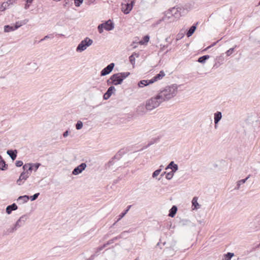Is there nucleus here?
Returning a JSON list of instances; mask_svg holds the SVG:
<instances>
[{
	"label": "nucleus",
	"instance_id": "52",
	"mask_svg": "<svg viewBox=\"0 0 260 260\" xmlns=\"http://www.w3.org/2000/svg\"><path fill=\"white\" fill-rule=\"evenodd\" d=\"M68 133H69V132L68 131H65L63 133V137H66L68 136Z\"/></svg>",
	"mask_w": 260,
	"mask_h": 260
},
{
	"label": "nucleus",
	"instance_id": "44",
	"mask_svg": "<svg viewBox=\"0 0 260 260\" xmlns=\"http://www.w3.org/2000/svg\"><path fill=\"white\" fill-rule=\"evenodd\" d=\"M15 165L17 167H20L23 165V162L21 160H17L15 162Z\"/></svg>",
	"mask_w": 260,
	"mask_h": 260
},
{
	"label": "nucleus",
	"instance_id": "2",
	"mask_svg": "<svg viewBox=\"0 0 260 260\" xmlns=\"http://www.w3.org/2000/svg\"><path fill=\"white\" fill-rule=\"evenodd\" d=\"M160 98L158 96V94H157L156 96L153 97L149 100L147 102V112L157 108L163 102Z\"/></svg>",
	"mask_w": 260,
	"mask_h": 260
},
{
	"label": "nucleus",
	"instance_id": "30",
	"mask_svg": "<svg viewBox=\"0 0 260 260\" xmlns=\"http://www.w3.org/2000/svg\"><path fill=\"white\" fill-rule=\"evenodd\" d=\"M192 206L194 207L196 209H198L199 206V204L198 203V198L196 197H194L192 200Z\"/></svg>",
	"mask_w": 260,
	"mask_h": 260
},
{
	"label": "nucleus",
	"instance_id": "47",
	"mask_svg": "<svg viewBox=\"0 0 260 260\" xmlns=\"http://www.w3.org/2000/svg\"><path fill=\"white\" fill-rule=\"evenodd\" d=\"M53 37L52 36V35H47V36H46L44 37V38L42 39L40 41H43L47 39H48V38H53Z\"/></svg>",
	"mask_w": 260,
	"mask_h": 260
},
{
	"label": "nucleus",
	"instance_id": "3",
	"mask_svg": "<svg viewBox=\"0 0 260 260\" xmlns=\"http://www.w3.org/2000/svg\"><path fill=\"white\" fill-rule=\"evenodd\" d=\"M93 41L89 38L86 37L83 40H82L78 45L76 48L77 52H81L84 51L86 48L92 45Z\"/></svg>",
	"mask_w": 260,
	"mask_h": 260
},
{
	"label": "nucleus",
	"instance_id": "15",
	"mask_svg": "<svg viewBox=\"0 0 260 260\" xmlns=\"http://www.w3.org/2000/svg\"><path fill=\"white\" fill-rule=\"evenodd\" d=\"M171 169L173 172H176L178 170V166L173 161H171L166 168V170Z\"/></svg>",
	"mask_w": 260,
	"mask_h": 260
},
{
	"label": "nucleus",
	"instance_id": "6",
	"mask_svg": "<svg viewBox=\"0 0 260 260\" xmlns=\"http://www.w3.org/2000/svg\"><path fill=\"white\" fill-rule=\"evenodd\" d=\"M26 219H27L26 215H24L21 216L18 219V220L16 221L14 227H13L11 229H8V231L10 233H13L14 232L16 231L18 228L23 226L24 224Z\"/></svg>",
	"mask_w": 260,
	"mask_h": 260
},
{
	"label": "nucleus",
	"instance_id": "34",
	"mask_svg": "<svg viewBox=\"0 0 260 260\" xmlns=\"http://www.w3.org/2000/svg\"><path fill=\"white\" fill-rule=\"evenodd\" d=\"M175 172H173L171 171L170 172L167 173L166 175V178L168 180H171L174 176Z\"/></svg>",
	"mask_w": 260,
	"mask_h": 260
},
{
	"label": "nucleus",
	"instance_id": "51",
	"mask_svg": "<svg viewBox=\"0 0 260 260\" xmlns=\"http://www.w3.org/2000/svg\"><path fill=\"white\" fill-rule=\"evenodd\" d=\"M112 243H113V240L111 239L109 240L107 243H106V245H109Z\"/></svg>",
	"mask_w": 260,
	"mask_h": 260
},
{
	"label": "nucleus",
	"instance_id": "63",
	"mask_svg": "<svg viewBox=\"0 0 260 260\" xmlns=\"http://www.w3.org/2000/svg\"><path fill=\"white\" fill-rule=\"evenodd\" d=\"M67 4H68V2H66V4H64V6H65Z\"/></svg>",
	"mask_w": 260,
	"mask_h": 260
},
{
	"label": "nucleus",
	"instance_id": "14",
	"mask_svg": "<svg viewBox=\"0 0 260 260\" xmlns=\"http://www.w3.org/2000/svg\"><path fill=\"white\" fill-rule=\"evenodd\" d=\"M116 91L115 88L111 86H110L106 91V92L104 94L103 98L104 100L109 99L112 94Z\"/></svg>",
	"mask_w": 260,
	"mask_h": 260
},
{
	"label": "nucleus",
	"instance_id": "43",
	"mask_svg": "<svg viewBox=\"0 0 260 260\" xmlns=\"http://www.w3.org/2000/svg\"><path fill=\"white\" fill-rule=\"evenodd\" d=\"M34 170L32 165L31 164L30 166L28 167L27 170L26 171H24V172H27L28 174H29V176H30L31 172L32 170Z\"/></svg>",
	"mask_w": 260,
	"mask_h": 260
},
{
	"label": "nucleus",
	"instance_id": "56",
	"mask_svg": "<svg viewBox=\"0 0 260 260\" xmlns=\"http://www.w3.org/2000/svg\"><path fill=\"white\" fill-rule=\"evenodd\" d=\"M166 173L167 172H164L161 175H160V177H162L164 175H166Z\"/></svg>",
	"mask_w": 260,
	"mask_h": 260
},
{
	"label": "nucleus",
	"instance_id": "60",
	"mask_svg": "<svg viewBox=\"0 0 260 260\" xmlns=\"http://www.w3.org/2000/svg\"><path fill=\"white\" fill-rule=\"evenodd\" d=\"M149 36L148 35H147V43L149 42Z\"/></svg>",
	"mask_w": 260,
	"mask_h": 260
},
{
	"label": "nucleus",
	"instance_id": "59",
	"mask_svg": "<svg viewBox=\"0 0 260 260\" xmlns=\"http://www.w3.org/2000/svg\"><path fill=\"white\" fill-rule=\"evenodd\" d=\"M216 67V68H217V67H218V66L217 65V63H216L214 64V67Z\"/></svg>",
	"mask_w": 260,
	"mask_h": 260
},
{
	"label": "nucleus",
	"instance_id": "13",
	"mask_svg": "<svg viewBox=\"0 0 260 260\" xmlns=\"http://www.w3.org/2000/svg\"><path fill=\"white\" fill-rule=\"evenodd\" d=\"M86 167L85 163H82L78 167H76L73 171L72 174L74 175H77L82 173Z\"/></svg>",
	"mask_w": 260,
	"mask_h": 260
},
{
	"label": "nucleus",
	"instance_id": "39",
	"mask_svg": "<svg viewBox=\"0 0 260 260\" xmlns=\"http://www.w3.org/2000/svg\"><path fill=\"white\" fill-rule=\"evenodd\" d=\"M234 51V48H230L226 52V54L228 56H230Z\"/></svg>",
	"mask_w": 260,
	"mask_h": 260
},
{
	"label": "nucleus",
	"instance_id": "28",
	"mask_svg": "<svg viewBox=\"0 0 260 260\" xmlns=\"http://www.w3.org/2000/svg\"><path fill=\"white\" fill-rule=\"evenodd\" d=\"M6 164L2 157L0 156V170H5L6 169Z\"/></svg>",
	"mask_w": 260,
	"mask_h": 260
},
{
	"label": "nucleus",
	"instance_id": "36",
	"mask_svg": "<svg viewBox=\"0 0 260 260\" xmlns=\"http://www.w3.org/2000/svg\"><path fill=\"white\" fill-rule=\"evenodd\" d=\"M83 126V123L81 121H78L76 124V128L77 129L79 130L82 128Z\"/></svg>",
	"mask_w": 260,
	"mask_h": 260
},
{
	"label": "nucleus",
	"instance_id": "29",
	"mask_svg": "<svg viewBox=\"0 0 260 260\" xmlns=\"http://www.w3.org/2000/svg\"><path fill=\"white\" fill-rule=\"evenodd\" d=\"M117 74L118 75L119 77L122 79V80H123V79L129 76L130 73L129 72H122L117 73Z\"/></svg>",
	"mask_w": 260,
	"mask_h": 260
},
{
	"label": "nucleus",
	"instance_id": "12",
	"mask_svg": "<svg viewBox=\"0 0 260 260\" xmlns=\"http://www.w3.org/2000/svg\"><path fill=\"white\" fill-rule=\"evenodd\" d=\"M29 174H28L27 172H24V171L22 172L17 179L16 183L18 185H21L22 184L24 181H25L28 177Z\"/></svg>",
	"mask_w": 260,
	"mask_h": 260
},
{
	"label": "nucleus",
	"instance_id": "31",
	"mask_svg": "<svg viewBox=\"0 0 260 260\" xmlns=\"http://www.w3.org/2000/svg\"><path fill=\"white\" fill-rule=\"evenodd\" d=\"M249 177H250V175H248L246 178L239 180L237 182V188L239 189L241 184L244 183L246 182V181L249 178Z\"/></svg>",
	"mask_w": 260,
	"mask_h": 260
},
{
	"label": "nucleus",
	"instance_id": "4",
	"mask_svg": "<svg viewBox=\"0 0 260 260\" xmlns=\"http://www.w3.org/2000/svg\"><path fill=\"white\" fill-rule=\"evenodd\" d=\"M135 0H123L122 4L121 10L125 14H128L132 10Z\"/></svg>",
	"mask_w": 260,
	"mask_h": 260
},
{
	"label": "nucleus",
	"instance_id": "25",
	"mask_svg": "<svg viewBox=\"0 0 260 260\" xmlns=\"http://www.w3.org/2000/svg\"><path fill=\"white\" fill-rule=\"evenodd\" d=\"M209 58L210 56L209 55H205L201 57H200L198 59V61L201 63H204L206 62V60L208 59Z\"/></svg>",
	"mask_w": 260,
	"mask_h": 260
},
{
	"label": "nucleus",
	"instance_id": "62",
	"mask_svg": "<svg viewBox=\"0 0 260 260\" xmlns=\"http://www.w3.org/2000/svg\"><path fill=\"white\" fill-rule=\"evenodd\" d=\"M217 124L216 125V124H215V128H217Z\"/></svg>",
	"mask_w": 260,
	"mask_h": 260
},
{
	"label": "nucleus",
	"instance_id": "32",
	"mask_svg": "<svg viewBox=\"0 0 260 260\" xmlns=\"http://www.w3.org/2000/svg\"><path fill=\"white\" fill-rule=\"evenodd\" d=\"M127 233V231H124V232H122L119 236L115 237L113 238V239H112V240H113V242H114L115 240H117L118 239L122 238L125 235V234Z\"/></svg>",
	"mask_w": 260,
	"mask_h": 260
},
{
	"label": "nucleus",
	"instance_id": "38",
	"mask_svg": "<svg viewBox=\"0 0 260 260\" xmlns=\"http://www.w3.org/2000/svg\"><path fill=\"white\" fill-rule=\"evenodd\" d=\"M127 212H126L125 211L123 212H122L119 215V218L118 220L113 224V225L116 224V223L119 220H120L122 217L124 216V215L126 214Z\"/></svg>",
	"mask_w": 260,
	"mask_h": 260
},
{
	"label": "nucleus",
	"instance_id": "54",
	"mask_svg": "<svg viewBox=\"0 0 260 260\" xmlns=\"http://www.w3.org/2000/svg\"><path fill=\"white\" fill-rule=\"evenodd\" d=\"M131 205H129V206H127V209H126V210H125V211L126 212H128V210H129V209L131 208Z\"/></svg>",
	"mask_w": 260,
	"mask_h": 260
},
{
	"label": "nucleus",
	"instance_id": "48",
	"mask_svg": "<svg viewBox=\"0 0 260 260\" xmlns=\"http://www.w3.org/2000/svg\"><path fill=\"white\" fill-rule=\"evenodd\" d=\"M96 256H97V254H93L91 255L90 256V257L89 258H88V259H87L86 260H93L94 259L95 257Z\"/></svg>",
	"mask_w": 260,
	"mask_h": 260
},
{
	"label": "nucleus",
	"instance_id": "5",
	"mask_svg": "<svg viewBox=\"0 0 260 260\" xmlns=\"http://www.w3.org/2000/svg\"><path fill=\"white\" fill-rule=\"evenodd\" d=\"M114 27V23L111 21V20H108L105 23H103L100 24L98 27V31L100 34H102L103 32L104 29L106 30L109 31L112 30Z\"/></svg>",
	"mask_w": 260,
	"mask_h": 260
},
{
	"label": "nucleus",
	"instance_id": "11",
	"mask_svg": "<svg viewBox=\"0 0 260 260\" xmlns=\"http://www.w3.org/2000/svg\"><path fill=\"white\" fill-rule=\"evenodd\" d=\"M114 66L115 64L114 63H111L108 64L106 68L102 70L101 72V76H104L110 74L113 70Z\"/></svg>",
	"mask_w": 260,
	"mask_h": 260
},
{
	"label": "nucleus",
	"instance_id": "9",
	"mask_svg": "<svg viewBox=\"0 0 260 260\" xmlns=\"http://www.w3.org/2000/svg\"><path fill=\"white\" fill-rule=\"evenodd\" d=\"M169 11L171 13V16H173L175 19H178L182 15V9L181 8H176L174 7L170 9Z\"/></svg>",
	"mask_w": 260,
	"mask_h": 260
},
{
	"label": "nucleus",
	"instance_id": "20",
	"mask_svg": "<svg viewBox=\"0 0 260 260\" xmlns=\"http://www.w3.org/2000/svg\"><path fill=\"white\" fill-rule=\"evenodd\" d=\"M197 23L196 24H194L189 28V30L186 32V36L187 37H190L194 33L197 28Z\"/></svg>",
	"mask_w": 260,
	"mask_h": 260
},
{
	"label": "nucleus",
	"instance_id": "57",
	"mask_svg": "<svg viewBox=\"0 0 260 260\" xmlns=\"http://www.w3.org/2000/svg\"><path fill=\"white\" fill-rule=\"evenodd\" d=\"M26 2H27V3H29V4H30V3H31V2H32V0H26Z\"/></svg>",
	"mask_w": 260,
	"mask_h": 260
},
{
	"label": "nucleus",
	"instance_id": "53",
	"mask_svg": "<svg viewBox=\"0 0 260 260\" xmlns=\"http://www.w3.org/2000/svg\"><path fill=\"white\" fill-rule=\"evenodd\" d=\"M216 43H213L211 45L208 46V47H207L206 49H205L203 51H206L207 50H208L209 48H211V47L214 46L215 45Z\"/></svg>",
	"mask_w": 260,
	"mask_h": 260
},
{
	"label": "nucleus",
	"instance_id": "33",
	"mask_svg": "<svg viewBox=\"0 0 260 260\" xmlns=\"http://www.w3.org/2000/svg\"><path fill=\"white\" fill-rule=\"evenodd\" d=\"M234 253L232 252H228L224 255L225 260H231L232 257L234 256Z\"/></svg>",
	"mask_w": 260,
	"mask_h": 260
},
{
	"label": "nucleus",
	"instance_id": "1",
	"mask_svg": "<svg viewBox=\"0 0 260 260\" xmlns=\"http://www.w3.org/2000/svg\"><path fill=\"white\" fill-rule=\"evenodd\" d=\"M178 92V85L173 84L162 88L158 93V96L163 102L169 101L175 96Z\"/></svg>",
	"mask_w": 260,
	"mask_h": 260
},
{
	"label": "nucleus",
	"instance_id": "58",
	"mask_svg": "<svg viewBox=\"0 0 260 260\" xmlns=\"http://www.w3.org/2000/svg\"><path fill=\"white\" fill-rule=\"evenodd\" d=\"M107 246H108L107 245H106V243L104 244V245H103L102 246V247H103V249H104L105 247H106Z\"/></svg>",
	"mask_w": 260,
	"mask_h": 260
},
{
	"label": "nucleus",
	"instance_id": "8",
	"mask_svg": "<svg viewBox=\"0 0 260 260\" xmlns=\"http://www.w3.org/2000/svg\"><path fill=\"white\" fill-rule=\"evenodd\" d=\"M22 24H22V22L17 21L16 22L15 24H14V25H5L4 26V31L8 32L14 31V30L17 29V28H18L19 27H20L21 26H22Z\"/></svg>",
	"mask_w": 260,
	"mask_h": 260
},
{
	"label": "nucleus",
	"instance_id": "64",
	"mask_svg": "<svg viewBox=\"0 0 260 260\" xmlns=\"http://www.w3.org/2000/svg\"><path fill=\"white\" fill-rule=\"evenodd\" d=\"M160 168H162V165H161V166H160Z\"/></svg>",
	"mask_w": 260,
	"mask_h": 260
},
{
	"label": "nucleus",
	"instance_id": "19",
	"mask_svg": "<svg viewBox=\"0 0 260 260\" xmlns=\"http://www.w3.org/2000/svg\"><path fill=\"white\" fill-rule=\"evenodd\" d=\"M222 118V113L221 112L217 111L214 113V119L215 124H217L219 121Z\"/></svg>",
	"mask_w": 260,
	"mask_h": 260
},
{
	"label": "nucleus",
	"instance_id": "27",
	"mask_svg": "<svg viewBox=\"0 0 260 260\" xmlns=\"http://www.w3.org/2000/svg\"><path fill=\"white\" fill-rule=\"evenodd\" d=\"M135 56L138 57L139 56V54L135 52L129 57V61L133 65L135 63Z\"/></svg>",
	"mask_w": 260,
	"mask_h": 260
},
{
	"label": "nucleus",
	"instance_id": "7",
	"mask_svg": "<svg viewBox=\"0 0 260 260\" xmlns=\"http://www.w3.org/2000/svg\"><path fill=\"white\" fill-rule=\"evenodd\" d=\"M122 81V79L118 75L114 74L111 76L110 79L107 80V83L108 84L117 85L121 84Z\"/></svg>",
	"mask_w": 260,
	"mask_h": 260
},
{
	"label": "nucleus",
	"instance_id": "50",
	"mask_svg": "<svg viewBox=\"0 0 260 260\" xmlns=\"http://www.w3.org/2000/svg\"><path fill=\"white\" fill-rule=\"evenodd\" d=\"M7 5V4L4 3L2 4L1 7H0V10L3 11L5 9V7Z\"/></svg>",
	"mask_w": 260,
	"mask_h": 260
},
{
	"label": "nucleus",
	"instance_id": "45",
	"mask_svg": "<svg viewBox=\"0 0 260 260\" xmlns=\"http://www.w3.org/2000/svg\"><path fill=\"white\" fill-rule=\"evenodd\" d=\"M31 164H25L23 166V169L24 171H26L27 170L28 167L30 166Z\"/></svg>",
	"mask_w": 260,
	"mask_h": 260
},
{
	"label": "nucleus",
	"instance_id": "26",
	"mask_svg": "<svg viewBox=\"0 0 260 260\" xmlns=\"http://www.w3.org/2000/svg\"><path fill=\"white\" fill-rule=\"evenodd\" d=\"M165 76V73L163 71H160L159 73L154 77V80H158L162 79Z\"/></svg>",
	"mask_w": 260,
	"mask_h": 260
},
{
	"label": "nucleus",
	"instance_id": "41",
	"mask_svg": "<svg viewBox=\"0 0 260 260\" xmlns=\"http://www.w3.org/2000/svg\"><path fill=\"white\" fill-rule=\"evenodd\" d=\"M31 165L35 171H36L39 167L41 166V164L39 163L33 164Z\"/></svg>",
	"mask_w": 260,
	"mask_h": 260
},
{
	"label": "nucleus",
	"instance_id": "35",
	"mask_svg": "<svg viewBox=\"0 0 260 260\" xmlns=\"http://www.w3.org/2000/svg\"><path fill=\"white\" fill-rule=\"evenodd\" d=\"M161 171V169H158L156 170H155L152 174V177L153 178H155L156 176H157L160 172Z\"/></svg>",
	"mask_w": 260,
	"mask_h": 260
},
{
	"label": "nucleus",
	"instance_id": "21",
	"mask_svg": "<svg viewBox=\"0 0 260 260\" xmlns=\"http://www.w3.org/2000/svg\"><path fill=\"white\" fill-rule=\"evenodd\" d=\"M146 110V104H143L142 105L138 106L137 108V112L139 114H143L145 113Z\"/></svg>",
	"mask_w": 260,
	"mask_h": 260
},
{
	"label": "nucleus",
	"instance_id": "40",
	"mask_svg": "<svg viewBox=\"0 0 260 260\" xmlns=\"http://www.w3.org/2000/svg\"><path fill=\"white\" fill-rule=\"evenodd\" d=\"M39 194H40L39 193H35L33 196H30L29 199H30L31 201H35V200H36L38 198Z\"/></svg>",
	"mask_w": 260,
	"mask_h": 260
},
{
	"label": "nucleus",
	"instance_id": "10",
	"mask_svg": "<svg viewBox=\"0 0 260 260\" xmlns=\"http://www.w3.org/2000/svg\"><path fill=\"white\" fill-rule=\"evenodd\" d=\"M174 17L173 16H171V13L169 10L165 15L162 18V19H159L158 21H157L156 23V25L158 24L161 21H164L167 22H171L172 21H174L175 20Z\"/></svg>",
	"mask_w": 260,
	"mask_h": 260
},
{
	"label": "nucleus",
	"instance_id": "18",
	"mask_svg": "<svg viewBox=\"0 0 260 260\" xmlns=\"http://www.w3.org/2000/svg\"><path fill=\"white\" fill-rule=\"evenodd\" d=\"M17 206L16 204L13 203L11 205H9L7 207L6 211L8 214H11L12 211L16 210L17 209Z\"/></svg>",
	"mask_w": 260,
	"mask_h": 260
},
{
	"label": "nucleus",
	"instance_id": "46",
	"mask_svg": "<svg viewBox=\"0 0 260 260\" xmlns=\"http://www.w3.org/2000/svg\"><path fill=\"white\" fill-rule=\"evenodd\" d=\"M157 81L156 80H154V77L150 80H147V85L153 83L154 82Z\"/></svg>",
	"mask_w": 260,
	"mask_h": 260
},
{
	"label": "nucleus",
	"instance_id": "22",
	"mask_svg": "<svg viewBox=\"0 0 260 260\" xmlns=\"http://www.w3.org/2000/svg\"><path fill=\"white\" fill-rule=\"evenodd\" d=\"M29 198L27 195H24L23 196H20L17 199V201L19 202L20 204H24L26 203L29 200Z\"/></svg>",
	"mask_w": 260,
	"mask_h": 260
},
{
	"label": "nucleus",
	"instance_id": "16",
	"mask_svg": "<svg viewBox=\"0 0 260 260\" xmlns=\"http://www.w3.org/2000/svg\"><path fill=\"white\" fill-rule=\"evenodd\" d=\"M146 43V36L143 37V39L141 41H138L137 40L134 41L131 44V46L133 48H136L137 46L136 44L144 45Z\"/></svg>",
	"mask_w": 260,
	"mask_h": 260
},
{
	"label": "nucleus",
	"instance_id": "24",
	"mask_svg": "<svg viewBox=\"0 0 260 260\" xmlns=\"http://www.w3.org/2000/svg\"><path fill=\"white\" fill-rule=\"evenodd\" d=\"M177 211V207L175 205L173 206L169 211V216L171 217H173L175 215Z\"/></svg>",
	"mask_w": 260,
	"mask_h": 260
},
{
	"label": "nucleus",
	"instance_id": "42",
	"mask_svg": "<svg viewBox=\"0 0 260 260\" xmlns=\"http://www.w3.org/2000/svg\"><path fill=\"white\" fill-rule=\"evenodd\" d=\"M83 0H74L75 5L76 7H79L83 3Z\"/></svg>",
	"mask_w": 260,
	"mask_h": 260
},
{
	"label": "nucleus",
	"instance_id": "17",
	"mask_svg": "<svg viewBox=\"0 0 260 260\" xmlns=\"http://www.w3.org/2000/svg\"><path fill=\"white\" fill-rule=\"evenodd\" d=\"M160 137L159 136H155L154 137H153L151 138L147 143V147L149 146H150L155 143H158L159 141Z\"/></svg>",
	"mask_w": 260,
	"mask_h": 260
},
{
	"label": "nucleus",
	"instance_id": "23",
	"mask_svg": "<svg viewBox=\"0 0 260 260\" xmlns=\"http://www.w3.org/2000/svg\"><path fill=\"white\" fill-rule=\"evenodd\" d=\"M7 153L10 156L11 159L14 160L16 159L17 156V150H9L7 151Z\"/></svg>",
	"mask_w": 260,
	"mask_h": 260
},
{
	"label": "nucleus",
	"instance_id": "37",
	"mask_svg": "<svg viewBox=\"0 0 260 260\" xmlns=\"http://www.w3.org/2000/svg\"><path fill=\"white\" fill-rule=\"evenodd\" d=\"M145 86H146V80H141L138 83V86L139 87H143Z\"/></svg>",
	"mask_w": 260,
	"mask_h": 260
},
{
	"label": "nucleus",
	"instance_id": "55",
	"mask_svg": "<svg viewBox=\"0 0 260 260\" xmlns=\"http://www.w3.org/2000/svg\"><path fill=\"white\" fill-rule=\"evenodd\" d=\"M181 38H182L181 35H177V40H179V39H180Z\"/></svg>",
	"mask_w": 260,
	"mask_h": 260
},
{
	"label": "nucleus",
	"instance_id": "61",
	"mask_svg": "<svg viewBox=\"0 0 260 260\" xmlns=\"http://www.w3.org/2000/svg\"><path fill=\"white\" fill-rule=\"evenodd\" d=\"M260 247V243L258 245H257L256 247Z\"/></svg>",
	"mask_w": 260,
	"mask_h": 260
},
{
	"label": "nucleus",
	"instance_id": "49",
	"mask_svg": "<svg viewBox=\"0 0 260 260\" xmlns=\"http://www.w3.org/2000/svg\"><path fill=\"white\" fill-rule=\"evenodd\" d=\"M103 249V247H102V246H100V247H98L96 250H95V254H96L98 253V252H99L100 251H101V250H102Z\"/></svg>",
	"mask_w": 260,
	"mask_h": 260
}]
</instances>
